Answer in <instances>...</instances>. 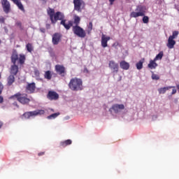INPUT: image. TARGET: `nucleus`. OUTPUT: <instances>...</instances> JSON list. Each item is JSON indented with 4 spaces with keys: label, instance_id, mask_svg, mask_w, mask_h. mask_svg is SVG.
Wrapping results in <instances>:
<instances>
[{
    "label": "nucleus",
    "instance_id": "39",
    "mask_svg": "<svg viewBox=\"0 0 179 179\" xmlns=\"http://www.w3.org/2000/svg\"><path fill=\"white\" fill-rule=\"evenodd\" d=\"M115 1V0H109L110 5H113Z\"/></svg>",
    "mask_w": 179,
    "mask_h": 179
},
{
    "label": "nucleus",
    "instance_id": "12",
    "mask_svg": "<svg viewBox=\"0 0 179 179\" xmlns=\"http://www.w3.org/2000/svg\"><path fill=\"white\" fill-rule=\"evenodd\" d=\"M61 41V34L56 33L52 36V44L54 45H57V44Z\"/></svg>",
    "mask_w": 179,
    "mask_h": 179
},
{
    "label": "nucleus",
    "instance_id": "4",
    "mask_svg": "<svg viewBox=\"0 0 179 179\" xmlns=\"http://www.w3.org/2000/svg\"><path fill=\"white\" fill-rule=\"evenodd\" d=\"M45 111L44 110H36L34 111L26 112L22 116V120H30V118H34L37 115H43Z\"/></svg>",
    "mask_w": 179,
    "mask_h": 179
},
{
    "label": "nucleus",
    "instance_id": "50",
    "mask_svg": "<svg viewBox=\"0 0 179 179\" xmlns=\"http://www.w3.org/2000/svg\"><path fill=\"white\" fill-rule=\"evenodd\" d=\"M0 79H1V74H0Z\"/></svg>",
    "mask_w": 179,
    "mask_h": 179
},
{
    "label": "nucleus",
    "instance_id": "33",
    "mask_svg": "<svg viewBox=\"0 0 179 179\" xmlns=\"http://www.w3.org/2000/svg\"><path fill=\"white\" fill-rule=\"evenodd\" d=\"M26 48L29 52H31L33 51V46L30 43H28L26 45Z\"/></svg>",
    "mask_w": 179,
    "mask_h": 179
},
{
    "label": "nucleus",
    "instance_id": "27",
    "mask_svg": "<svg viewBox=\"0 0 179 179\" xmlns=\"http://www.w3.org/2000/svg\"><path fill=\"white\" fill-rule=\"evenodd\" d=\"M72 144V141L71 140H66L64 141L61 142V145L62 146H68V145H71Z\"/></svg>",
    "mask_w": 179,
    "mask_h": 179
},
{
    "label": "nucleus",
    "instance_id": "1",
    "mask_svg": "<svg viewBox=\"0 0 179 179\" xmlns=\"http://www.w3.org/2000/svg\"><path fill=\"white\" fill-rule=\"evenodd\" d=\"M47 13L49 15V17L51 20V23L52 24H55L57 20H65V15L62 12H57L55 13V10L54 8H47Z\"/></svg>",
    "mask_w": 179,
    "mask_h": 179
},
{
    "label": "nucleus",
    "instance_id": "2",
    "mask_svg": "<svg viewBox=\"0 0 179 179\" xmlns=\"http://www.w3.org/2000/svg\"><path fill=\"white\" fill-rule=\"evenodd\" d=\"M145 13H146V8L143 6H137L136 8L134 11H132L130 13L131 17H139L141 16H144L143 17V23H149V17L145 16Z\"/></svg>",
    "mask_w": 179,
    "mask_h": 179
},
{
    "label": "nucleus",
    "instance_id": "25",
    "mask_svg": "<svg viewBox=\"0 0 179 179\" xmlns=\"http://www.w3.org/2000/svg\"><path fill=\"white\" fill-rule=\"evenodd\" d=\"M143 62H145V59H142L138 63H136V66L138 71H141L143 68Z\"/></svg>",
    "mask_w": 179,
    "mask_h": 179
},
{
    "label": "nucleus",
    "instance_id": "23",
    "mask_svg": "<svg viewBox=\"0 0 179 179\" xmlns=\"http://www.w3.org/2000/svg\"><path fill=\"white\" fill-rule=\"evenodd\" d=\"M7 82H8V85L11 86V85L15 83V76L12 74L10 75L7 79Z\"/></svg>",
    "mask_w": 179,
    "mask_h": 179
},
{
    "label": "nucleus",
    "instance_id": "42",
    "mask_svg": "<svg viewBox=\"0 0 179 179\" xmlns=\"http://www.w3.org/2000/svg\"><path fill=\"white\" fill-rule=\"evenodd\" d=\"M43 155H44V152H40V153L38 154V156H43Z\"/></svg>",
    "mask_w": 179,
    "mask_h": 179
},
{
    "label": "nucleus",
    "instance_id": "13",
    "mask_svg": "<svg viewBox=\"0 0 179 179\" xmlns=\"http://www.w3.org/2000/svg\"><path fill=\"white\" fill-rule=\"evenodd\" d=\"M174 45H176V41H174L173 37L169 36L166 46L168 47V48L171 50V49L174 48Z\"/></svg>",
    "mask_w": 179,
    "mask_h": 179
},
{
    "label": "nucleus",
    "instance_id": "37",
    "mask_svg": "<svg viewBox=\"0 0 179 179\" xmlns=\"http://www.w3.org/2000/svg\"><path fill=\"white\" fill-rule=\"evenodd\" d=\"M172 92L171 94H176V93H177V90L176 89V87H172Z\"/></svg>",
    "mask_w": 179,
    "mask_h": 179
},
{
    "label": "nucleus",
    "instance_id": "6",
    "mask_svg": "<svg viewBox=\"0 0 179 179\" xmlns=\"http://www.w3.org/2000/svg\"><path fill=\"white\" fill-rule=\"evenodd\" d=\"M73 31L76 36L80 37V38H85L86 37V31L83 29L78 25L73 27Z\"/></svg>",
    "mask_w": 179,
    "mask_h": 179
},
{
    "label": "nucleus",
    "instance_id": "45",
    "mask_svg": "<svg viewBox=\"0 0 179 179\" xmlns=\"http://www.w3.org/2000/svg\"><path fill=\"white\" fill-rule=\"evenodd\" d=\"M11 1H13V2H15V1H17V0H11Z\"/></svg>",
    "mask_w": 179,
    "mask_h": 179
},
{
    "label": "nucleus",
    "instance_id": "49",
    "mask_svg": "<svg viewBox=\"0 0 179 179\" xmlns=\"http://www.w3.org/2000/svg\"><path fill=\"white\" fill-rule=\"evenodd\" d=\"M41 31H43V33H44V30H41Z\"/></svg>",
    "mask_w": 179,
    "mask_h": 179
},
{
    "label": "nucleus",
    "instance_id": "18",
    "mask_svg": "<svg viewBox=\"0 0 179 179\" xmlns=\"http://www.w3.org/2000/svg\"><path fill=\"white\" fill-rule=\"evenodd\" d=\"M55 70L59 75H62V73H64L65 72V67L61 65H56Z\"/></svg>",
    "mask_w": 179,
    "mask_h": 179
},
{
    "label": "nucleus",
    "instance_id": "34",
    "mask_svg": "<svg viewBox=\"0 0 179 179\" xmlns=\"http://www.w3.org/2000/svg\"><path fill=\"white\" fill-rule=\"evenodd\" d=\"M18 59H19L20 64H24V59H25L24 55H20V58Z\"/></svg>",
    "mask_w": 179,
    "mask_h": 179
},
{
    "label": "nucleus",
    "instance_id": "19",
    "mask_svg": "<svg viewBox=\"0 0 179 179\" xmlns=\"http://www.w3.org/2000/svg\"><path fill=\"white\" fill-rule=\"evenodd\" d=\"M18 71H19V67L17 66H16L15 64L14 65L11 66V67H10L11 75H13V76L17 75Z\"/></svg>",
    "mask_w": 179,
    "mask_h": 179
},
{
    "label": "nucleus",
    "instance_id": "41",
    "mask_svg": "<svg viewBox=\"0 0 179 179\" xmlns=\"http://www.w3.org/2000/svg\"><path fill=\"white\" fill-rule=\"evenodd\" d=\"M2 125H3V123L1 121H0V128L2 127Z\"/></svg>",
    "mask_w": 179,
    "mask_h": 179
},
{
    "label": "nucleus",
    "instance_id": "47",
    "mask_svg": "<svg viewBox=\"0 0 179 179\" xmlns=\"http://www.w3.org/2000/svg\"><path fill=\"white\" fill-rule=\"evenodd\" d=\"M2 43V41L0 40V44Z\"/></svg>",
    "mask_w": 179,
    "mask_h": 179
},
{
    "label": "nucleus",
    "instance_id": "14",
    "mask_svg": "<svg viewBox=\"0 0 179 179\" xmlns=\"http://www.w3.org/2000/svg\"><path fill=\"white\" fill-rule=\"evenodd\" d=\"M58 97H59V96L58 95V94L55 92H49L48 93V99L50 100H57Z\"/></svg>",
    "mask_w": 179,
    "mask_h": 179
},
{
    "label": "nucleus",
    "instance_id": "28",
    "mask_svg": "<svg viewBox=\"0 0 179 179\" xmlns=\"http://www.w3.org/2000/svg\"><path fill=\"white\" fill-rule=\"evenodd\" d=\"M59 115V113H53L47 117L48 120H55Z\"/></svg>",
    "mask_w": 179,
    "mask_h": 179
},
{
    "label": "nucleus",
    "instance_id": "22",
    "mask_svg": "<svg viewBox=\"0 0 179 179\" xmlns=\"http://www.w3.org/2000/svg\"><path fill=\"white\" fill-rule=\"evenodd\" d=\"M19 59V56L17 55V52H14L11 56V62L13 64H16V62Z\"/></svg>",
    "mask_w": 179,
    "mask_h": 179
},
{
    "label": "nucleus",
    "instance_id": "5",
    "mask_svg": "<svg viewBox=\"0 0 179 179\" xmlns=\"http://www.w3.org/2000/svg\"><path fill=\"white\" fill-rule=\"evenodd\" d=\"M10 99L17 100L20 103H21V104H27L30 101V99L27 98V94H26L17 93L11 96Z\"/></svg>",
    "mask_w": 179,
    "mask_h": 179
},
{
    "label": "nucleus",
    "instance_id": "3",
    "mask_svg": "<svg viewBox=\"0 0 179 179\" xmlns=\"http://www.w3.org/2000/svg\"><path fill=\"white\" fill-rule=\"evenodd\" d=\"M72 92H80L83 90V81L78 78H73L70 80L68 85Z\"/></svg>",
    "mask_w": 179,
    "mask_h": 179
},
{
    "label": "nucleus",
    "instance_id": "7",
    "mask_svg": "<svg viewBox=\"0 0 179 179\" xmlns=\"http://www.w3.org/2000/svg\"><path fill=\"white\" fill-rule=\"evenodd\" d=\"M123 110H125V106L122 103H115L113 105L110 109V111H113L115 114H119V113H121Z\"/></svg>",
    "mask_w": 179,
    "mask_h": 179
},
{
    "label": "nucleus",
    "instance_id": "17",
    "mask_svg": "<svg viewBox=\"0 0 179 179\" xmlns=\"http://www.w3.org/2000/svg\"><path fill=\"white\" fill-rule=\"evenodd\" d=\"M120 66L122 69H124V71H128V69H129V63L125 61H122L120 63Z\"/></svg>",
    "mask_w": 179,
    "mask_h": 179
},
{
    "label": "nucleus",
    "instance_id": "44",
    "mask_svg": "<svg viewBox=\"0 0 179 179\" xmlns=\"http://www.w3.org/2000/svg\"><path fill=\"white\" fill-rule=\"evenodd\" d=\"M0 22H3V17H0Z\"/></svg>",
    "mask_w": 179,
    "mask_h": 179
},
{
    "label": "nucleus",
    "instance_id": "46",
    "mask_svg": "<svg viewBox=\"0 0 179 179\" xmlns=\"http://www.w3.org/2000/svg\"><path fill=\"white\" fill-rule=\"evenodd\" d=\"M43 2H47V0H42Z\"/></svg>",
    "mask_w": 179,
    "mask_h": 179
},
{
    "label": "nucleus",
    "instance_id": "20",
    "mask_svg": "<svg viewBox=\"0 0 179 179\" xmlns=\"http://www.w3.org/2000/svg\"><path fill=\"white\" fill-rule=\"evenodd\" d=\"M174 87V86H168V87H164L158 89V92L159 94H164L166 93V90H169V89H171Z\"/></svg>",
    "mask_w": 179,
    "mask_h": 179
},
{
    "label": "nucleus",
    "instance_id": "16",
    "mask_svg": "<svg viewBox=\"0 0 179 179\" xmlns=\"http://www.w3.org/2000/svg\"><path fill=\"white\" fill-rule=\"evenodd\" d=\"M27 90L29 93H33L34 90H36V84L34 83H31L27 85Z\"/></svg>",
    "mask_w": 179,
    "mask_h": 179
},
{
    "label": "nucleus",
    "instance_id": "32",
    "mask_svg": "<svg viewBox=\"0 0 179 179\" xmlns=\"http://www.w3.org/2000/svg\"><path fill=\"white\" fill-rule=\"evenodd\" d=\"M151 78L153 80H159L160 79L159 75L155 74L154 73H152Z\"/></svg>",
    "mask_w": 179,
    "mask_h": 179
},
{
    "label": "nucleus",
    "instance_id": "11",
    "mask_svg": "<svg viewBox=\"0 0 179 179\" xmlns=\"http://www.w3.org/2000/svg\"><path fill=\"white\" fill-rule=\"evenodd\" d=\"M1 5L5 13H9V10H10V3H9V1L8 0H1Z\"/></svg>",
    "mask_w": 179,
    "mask_h": 179
},
{
    "label": "nucleus",
    "instance_id": "10",
    "mask_svg": "<svg viewBox=\"0 0 179 179\" xmlns=\"http://www.w3.org/2000/svg\"><path fill=\"white\" fill-rule=\"evenodd\" d=\"M73 3L75 10H78V12H80V9L85 6V3L83 0H73Z\"/></svg>",
    "mask_w": 179,
    "mask_h": 179
},
{
    "label": "nucleus",
    "instance_id": "40",
    "mask_svg": "<svg viewBox=\"0 0 179 179\" xmlns=\"http://www.w3.org/2000/svg\"><path fill=\"white\" fill-rule=\"evenodd\" d=\"M3 102V97L0 96V103Z\"/></svg>",
    "mask_w": 179,
    "mask_h": 179
},
{
    "label": "nucleus",
    "instance_id": "24",
    "mask_svg": "<svg viewBox=\"0 0 179 179\" xmlns=\"http://www.w3.org/2000/svg\"><path fill=\"white\" fill-rule=\"evenodd\" d=\"M15 5H17V8L22 10V12H24V7L23 6V4H22V2L20 0H17L15 2H14Z\"/></svg>",
    "mask_w": 179,
    "mask_h": 179
},
{
    "label": "nucleus",
    "instance_id": "31",
    "mask_svg": "<svg viewBox=\"0 0 179 179\" xmlns=\"http://www.w3.org/2000/svg\"><path fill=\"white\" fill-rule=\"evenodd\" d=\"M51 78H52L51 71H46L45 73V78L50 80L51 79Z\"/></svg>",
    "mask_w": 179,
    "mask_h": 179
},
{
    "label": "nucleus",
    "instance_id": "15",
    "mask_svg": "<svg viewBox=\"0 0 179 179\" xmlns=\"http://www.w3.org/2000/svg\"><path fill=\"white\" fill-rule=\"evenodd\" d=\"M66 20H62L60 22V24L64 26L66 30H69L72 27V22L69 21L67 24L66 23Z\"/></svg>",
    "mask_w": 179,
    "mask_h": 179
},
{
    "label": "nucleus",
    "instance_id": "35",
    "mask_svg": "<svg viewBox=\"0 0 179 179\" xmlns=\"http://www.w3.org/2000/svg\"><path fill=\"white\" fill-rule=\"evenodd\" d=\"M177 36H178V31H174L173 32V35L170 36L169 37H172V38H176V37H177Z\"/></svg>",
    "mask_w": 179,
    "mask_h": 179
},
{
    "label": "nucleus",
    "instance_id": "48",
    "mask_svg": "<svg viewBox=\"0 0 179 179\" xmlns=\"http://www.w3.org/2000/svg\"><path fill=\"white\" fill-rule=\"evenodd\" d=\"M55 2H57V0H53Z\"/></svg>",
    "mask_w": 179,
    "mask_h": 179
},
{
    "label": "nucleus",
    "instance_id": "9",
    "mask_svg": "<svg viewBox=\"0 0 179 179\" xmlns=\"http://www.w3.org/2000/svg\"><path fill=\"white\" fill-rule=\"evenodd\" d=\"M111 40V37L107 36V35H105L104 34H102L101 38V45L103 47V48H106V47H108V43Z\"/></svg>",
    "mask_w": 179,
    "mask_h": 179
},
{
    "label": "nucleus",
    "instance_id": "8",
    "mask_svg": "<svg viewBox=\"0 0 179 179\" xmlns=\"http://www.w3.org/2000/svg\"><path fill=\"white\" fill-rule=\"evenodd\" d=\"M108 66L113 73H118V71L120 69L118 63L115 62L114 60H110L109 62Z\"/></svg>",
    "mask_w": 179,
    "mask_h": 179
},
{
    "label": "nucleus",
    "instance_id": "38",
    "mask_svg": "<svg viewBox=\"0 0 179 179\" xmlns=\"http://www.w3.org/2000/svg\"><path fill=\"white\" fill-rule=\"evenodd\" d=\"M3 90V85H2V83H0V94L2 93V90Z\"/></svg>",
    "mask_w": 179,
    "mask_h": 179
},
{
    "label": "nucleus",
    "instance_id": "30",
    "mask_svg": "<svg viewBox=\"0 0 179 179\" xmlns=\"http://www.w3.org/2000/svg\"><path fill=\"white\" fill-rule=\"evenodd\" d=\"M74 23L75 24H76V26H78V24L80 23V17L78 15L74 16Z\"/></svg>",
    "mask_w": 179,
    "mask_h": 179
},
{
    "label": "nucleus",
    "instance_id": "26",
    "mask_svg": "<svg viewBox=\"0 0 179 179\" xmlns=\"http://www.w3.org/2000/svg\"><path fill=\"white\" fill-rule=\"evenodd\" d=\"M92 30H93V22H89V24L87 25V34H90V33H92Z\"/></svg>",
    "mask_w": 179,
    "mask_h": 179
},
{
    "label": "nucleus",
    "instance_id": "43",
    "mask_svg": "<svg viewBox=\"0 0 179 179\" xmlns=\"http://www.w3.org/2000/svg\"><path fill=\"white\" fill-rule=\"evenodd\" d=\"M153 120H156V118H157V116L155 115L152 117Z\"/></svg>",
    "mask_w": 179,
    "mask_h": 179
},
{
    "label": "nucleus",
    "instance_id": "36",
    "mask_svg": "<svg viewBox=\"0 0 179 179\" xmlns=\"http://www.w3.org/2000/svg\"><path fill=\"white\" fill-rule=\"evenodd\" d=\"M34 75L36 76H40V71L38 70H34Z\"/></svg>",
    "mask_w": 179,
    "mask_h": 179
},
{
    "label": "nucleus",
    "instance_id": "21",
    "mask_svg": "<svg viewBox=\"0 0 179 179\" xmlns=\"http://www.w3.org/2000/svg\"><path fill=\"white\" fill-rule=\"evenodd\" d=\"M148 66V68H150V69H156V67L157 66V63H156V60H150Z\"/></svg>",
    "mask_w": 179,
    "mask_h": 179
},
{
    "label": "nucleus",
    "instance_id": "29",
    "mask_svg": "<svg viewBox=\"0 0 179 179\" xmlns=\"http://www.w3.org/2000/svg\"><path fill=\"white\" fill-rule=\"evenodd\" d=\"M164 53L162 51H161L158 55H156L154 60L155 61H159L163 58Z\"/></svg>",
    "mask_w": 179,
    "mask_h": 179
}]
</instances>
